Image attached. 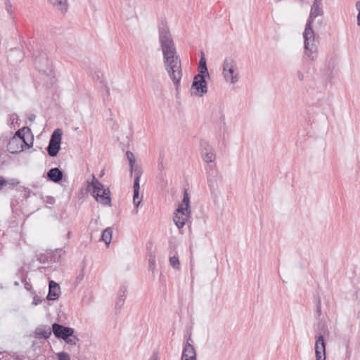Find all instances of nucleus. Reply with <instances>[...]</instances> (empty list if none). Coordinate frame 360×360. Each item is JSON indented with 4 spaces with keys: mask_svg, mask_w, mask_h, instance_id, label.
Returning <instances> with one entry per match:
<instances>
[{
    "mask_svg": "<svg viewBox=\"0 0 360 360\" xmlns=\"http://www.w3.org/2000/svg\"><path fill=\"white\" fill-rule=\"evenodd\" d=\"M158 30L164 65L176 90L178 91L182 77L181 60L176 54L175 44L167 24L162 22Z\"/></svg>",
    "mask_w": 360,
    "mask_h": 360,
    "instance_id": "f257e3e1",
    "label": "nucleus"
},
{
    "mask_svg": "<svg viewBox=\"0 0 360 360\" xmlns=\"http://www.w3.org/2000/svg\"><path fill=\"white\" fill-rule=\"evenodd\" d=\"M323 15L321 6H311L309 16L307 19L303 32L304 46L307 56L314 60L317 58V47L315 45V34L312 29V23L316 18Z\"/></svg>",
    "mask_w": 360,
    "mask_h": 360,
    "instance_id": "f03ea898",
    "label": "nucleus"
},
{
    "mask_svg": "<svg viewBox=\"0 0 360 360\" xmlns=\"http://www.w3.org/2000/svg\"><path fill=\"white\" fill-rule=\"evenodd\" d=\"M88 186L92 187V195L98 202L105 206H111L110 189L105 188L94 175H92L91 182L88 181Z\"/></svg>",
    "mask_w": 360,
    "mask_h": 360,
    "instance_id": "7ed1b4c3",
    "label": "nucleus"
},
{
    "mask_svg": "<svg viewBox=\"0 0 360 360\" xmlns=\"http://www.w3.org/2000/svg\"><path fill=\"white\" fill-rule=\"evenodd\" d=\"M30 132V129L26 127L18 129L15 132V135L9 140L7 146L8 150L13 154L17 153L22 150L23 144H25L28 148H30L32 145V143L29 145L25 141L26 136H29Z\"/></svg>",
    "mask_w": 360,
    "mask_h": 360,
    "instance_id": "20e7f679",
    "label": "nucleus"
},
{
    "mask_svg": "<svg viewBox=\"0 0 360 360\" xmlns=\"http://www.w3.org/2000/svg\"><path fill=\"white\" fill-rule=\"evenodd\" d=\"M328 334L326 326L323 323H318V334L316 335L315 355L316 360H326V342L324 336Z\"/></svg>",
    "mask_w": 360,
    "mask_h": 360,
    "instance_id": "39448f33",
    "label": "nucleus"
},
{
    "mask_svg": "<svg viewBox=\"0 0 360 360\" xmlns=\"http://www.w3.org/2000/svg\"><path fill=\"white\" fill-rule=\"evenodd\" d=\"M207 181L209 188L214 193L221 183L222 177L215 165H208L206 167Z\"/></svg>",
    "mask_w": 360,
    "mask_h": 360,
    "instance_id": "423d86ee",
    "label": "nucleus"
},
{
    "mask_svg": "<svg viewBox=\"0 0 360 360\" xmlns=\"http://www.w3.org/2000/svg\"><path fill=\"white\" fill-rule=\"evenodd\" d=\"M62 135L63 133L60 129H56L53 131L46 148L49 156L56 157L58 155L60 149Z\"/></svg>",
    "mask_w": 360,
    "mask_h": 360,
    "instance_id": "0eeeda50",
    "label": "nucleus"
},
{
    "mask_svg": "<svg viewBox=\"0 0 360 360\" xmlns=\"http://www.w3.org/2000/svg\"><path fill=\"white\" fill-rule=\"evenodd\" d=\"M32 58L36 68L39 72L48 74L51 71L50 61L46 53L37 51L32 54Z\"/></svg>",
    "mask_w": 360,
    "mask_h": 360,
    "instance_id": "6e6552de",
    "label": "nucleus"
},
{
    "mask_svg": "<svg viewBox=\"0 0 360 360\" xmlns=\"http://www.w3.org/2000/svg\"><path fill=\"white\" fill-rule=\"evenodd\" d=\"M236 62L231 58H225L223 63V75L226 81L236 84L238 81V74L235 73Z\"/></svg>",
    "mask_w": 360,
    "mask_h": 360,
    "instance_id": "1a4fd4ad",
    "label": "nucleus"
},
{
    "mask_svg": "<svg viewBox=\"0 0 360 360\" xmlns=\"http://www.w3.org/2000/svg\"><path fill=\"white\" fill-rule=\"evenodd\" d=\"M206 77H207V75L199 73L195 75L191 89H194L197 91L195 94L196 96H202L207 92V82L205 80Z\"/></svg>",
    "mask_w": 360,
    "mask_h": 360,
    "instance_id": "9d476101",
    "label": "nucleus"
},
{
    "mask_svg": "<svg viewBox=\"0 0 360 360\" xmlns=\"http://www.w3.org/2000/svg\"><path fill=\"white\" fill-rule=\"evenodd\" d=\"M200 153L202 160L207 163H212L216 159L214 149L207 141H200Z\"/></svg>",
    "mask_w": 360,
    "mask_h": 360,
    "instance_id": "9b49d317",
    "label": "nucleus"
},
{
    "mask_svg": "<svg viewBox=\"0 0 360 360\" xmlns=\"http://www.w3.org/2000/svg\"><path fill=\"white\" fill-rule=\"evenodd\" d=\"M191 212L184 210L182 205L178 206L174 212L173 221L179 229L183 228L186 224V222L191 217Z\"/></svg>",
    "mask_w": 360,
    "mask_h": 360,
    "instance_id": "f8f14e48",
    "label": "nucleus"
},
{
    "mask_svg": "<svg viewBox=\"0 0 360 360\" xmlns=\"http://www.w3.org/2000/svg\"><path fill=\"white\" fill-rule=\"evenodd\" d=\"M52 331L54 335L61 340H65L68 336H72L74 334V329L68 326H64L58 323L52 324Z\"/></svg>",
    "mask_w": 360,
    "mask_h": 360,
    "instance_id": "ddd939ff",
    "label": "nucleus"
},
{
    "mask_svg": "<svg viewBox=\"0 0 360 360\" xmlns=\"http://www.w3.org/2000/svg\"><path fill=\"white\" fill-rule=\"evenodd\" d=\"M126 157L129 161V171L131 175H132V174H134V179H137L138 180H140L143 171L140 165L135 164L136 160L134 155L133 154L132 152L128 150L126 153Z\"/></svg>",
    "mask_w": 360,
    "mask_h": 360,
    "instance_id": "4468645a",
    "label": "nucleus"
},
{
    "mask_svg": "<svg viewBox=\"0 0 360 360\" xmlns=\"http://www.w3.org/2000/svg\"><path fill=\"white\" fill-rule=\"evenodd\" d=\"M49 293L46 296L48 300H56L60 295V288L58 283L50 281L49 283Z\"/></svg>",
    "mask_w": 360,
    "mask_h": 360,
    "instance_id": "2eb2a0df",
    "label": "nucleus"
},
{
    "mask_svg": "<svg viewBox=\"0 0 360 360\" xmlns=\"http://www.w3.org/2000/svg\"><path fill=\"white\" fill-rule=\"evenodd\" d=\"M181 360H197L196 352L193 345L190 344L188 341L185 344Z\"/></svg>",
    "mask_w": 360,
    "mask_h": 360,
    "instance_id": "dca6fc26",
    "label": "nucleus"
},
{
    "mask_svg": "<svg viewBox=\"0 0 360 360\" xmlns=\"http://www.w3.org/2000/svg\"><path fill=\"white\" fill-rule=\"evenodd\" d=\"M63 178V172L58 168H51L47 172L48 180L54 183H59Z\"/></svg>",
    "mask_w": 360,
    "mask_h": 360,
    "instance_id": "f3484780",
    "label": "nucleus"
},
{
    "mask_svg": "<svg viewBox=\"0 0 360 360\" xmlns=\"http://www.w3.org/2000/svg\"><path fill=\"white\" fill-rule=\"evenodd\" d=\"M48 1L53 7L54 9L61 12V13L64 14L67 12V0H48Z\"/></svg>",
    "mask_w": 360,
    "mask_h": 360,
    "instance_id": "a211bd4d",
    "label": "nucleus"
},
{
    "mask_svg": "<svg viewBox=\"0 0 360 360\" xmlns=\"http://www.w3.org/2000/svg\"><path fill=\"white\" fill-rule=\"evenodd\" d=\"M52 328H50L46 326H39L37 327L34 331L35 335L40 338L48 339L51 335Z\"/></svg>",
    "mask_w": 360,
    "mask_h": 360,
    "instance_id": "6ab92c4d",
    "label": "nucleus"
},
{
    "mask_svg": "<svg viewBox=\"0 0 360 360\" xmlns=\"http://www.w3.org/2000/svg\"><path fill=\"white\" fill-rule=\"evenodd\" d=\"M127 289L124 285L120 286V290L118 291V298L116 301L115 307L117 309H120L124 304V300L126 298V293Z\"/></svg>",
    "mask_w": 360,
    "mask_h": 360,
    "instance_id": "aec40b11",
    "label": "nucleus"
},
{
    "mask_svg": "<svg viewBox=\"0 0 360 360\" xmlns=\"http://www.w3.org/2000/svg\"><path fill=\"white\" fill-rule=\"evenodd\" d=\"M140 180L134 179V196L133 202L134 205L137 207L141 203V199L139 198V190H140Z\"/></svg>",
    "mask_w": 360,
    "mask_h": 360,
    "instance_id": "412c9836",
    "label": "nucleus"
},
{
    "mask_svg": "<svg viewBox=\"0 0 360 360\" xmlns=\"http://www.w3.org/2000/svg\"><path fill=\"white\" fill-rule=\"evenodd\" d=\"M65 253V251L63 250L62 248L56 249L54 252H50L49 261L51 262H59L60 260V258L63 255H64Z\"/></svg>",
    "mask_w": 360,
    "mask_h": 360,
    "instance_id": "4be33fe9",
    "label": "nucleus"
},
{
    "mask_svg": "<svg viewBox=\"0 0 360 360\" xmlns=\"http://www.w3.org/2000/svg\"><path fill=\"white\" fill-rule=\"evenodd\" d=\"M201 53H202V56L199 60V65H198L199 74L207 75V77H210V74H209L208 69L207 67L206 59L205 58L204 53L202 52Z\"/></svg>",
    "mask_w": 360,
    "mask_h": 360,
    "instance_id": "5701e85b",
    "label": "nucleus"
},
{
    "mask_svg": "<svg viewBox=\"0 0 360 360\" xmlns=\"http://www.w3.org/2000/svg\"><path fill=\"white\" fill-rule=\"evenodd\" d=\"M112 229L110 227L106 228L102 233L101 239L108 246L111 242Z\"/></svg>",
    "mask_w": 360,
    "mask_h": 360,
    "instance_id": "b1692460",
    "label": "nucleus"
},
{
    "mask_svg": "<svg viewBox=\"0 0 360 360\" xmlns=\"http://www.w3.org/2000/svg\"><path fill=\"white\" fill-rule=\"evenodd\" d=\"M179 205H182L184 210L191 212L190 206V197L187 189H184L183 200L181 201V203H180Z\"/></svg>",
    "mask_w": 360,
    "mask_h": 360,
    "instance_id": "393cba45",
    "label": "nucleus"
},
{
    "mask_svg": "<svg viewBox=\"0 0 360 360\" xmlns=\"http://www.w3.org/2000/svg\"><path fill=\"white\" fill-rule=\"evenodd\" d=\"M315 305H316V319H319L321 315V300L320 296H317L315 298Z\"/></svg>",
    "mask_w": 360,
    "mask_h": 360,
    "instance_id": "a878e982",
    "label": "nucleus"
},
{
    "mask_svg": "<svg viewBox=\"0 0 360 360\" xmlns=\"http://www.w3.org/2000/svg\"><path fill=\"white\" fill-rule=\"evenodd\" d=\"M169 264L175 269H180V262L177 256H172L169 258Z\"/></svg>",
    "mask_w": 360,
    "mask_h": 360,
    "instance_id": "bb28decb",
    "label": "nucleus"
},
{
    "mask_svg": "<svg viewBox=\"0 0 360 360\" xmlns=\"http://www.w3.org/2000/svg\"><path fill=\"white\" fill-rule=\"evenodd\" d=\"M64 341L68 345H76L77 343L79 341V339L77 336L74 335V334H72V336H68V338L64 340Z\"/></svg>",
    "mask_w": 360,
    "mask_h": 360,
    "instance_id": "cd10ccee",
    "label": "nucleus"
},
{
    "mask_svg": "<svg viewBox=\"0 0 360 360\" xmlns=\"http://www.w3.org/2000/svg\"><path fill=\"white\" fill-rule=\"evenodd\" d=\"M20 184V181L17 179H11L6 180V186H8L10 189H13L14 187Z\"/></svg>",
    "mask_w": 360,
    "mask_h": 360,
    "instance_id": "c85d7f7f",
    "label": "nucleus"
},
{
    "mask_svg": "<svg viewBox=\"0 0 360 360\" xmlns=\"http://www.w3.org/2000/svg\"><path fill=\"white\" fill-rule=\"evenodd\" d=\"M58 360H70V355L65 352H61L57 354Z\"/></svg>",
    "mask_w": 360,
    "mask_h": 360,
    "instance_id": "c756f323",
    "label": "nucleus"
},
{
    "mask_svg": "<svg viewBox=\"0 0 360 360\" xmlns=\"http://www.w3.org/2000/svg\"><path fill=\"white\" fill-rule=\"evenodd\" d=\"M18 190L19 191H24V198H28L30 196L31 191L30 188L24 187V186H20L18 188Z\"/></svg>",
    "mask_w": 360,
    "mask_h": 360,
    "instance_id": "7c9ffc66",
    "label": "nucleus"
},
{
    "mask_svg": "<svg viewBox=\"0 0 360 360\" xmlns=\"http://www.w3.org/2000/svg\"><path fill=\"white\" fill-rule=\"evenodd\" d=\"M49 255H46L41 254V255H39V257L37 258V260L40 263L44 264L46 262H49Z\"/></svg>",
    "mask_w": 360,
    "mask_h": 360,
    "instance_id": "2f4dec72",
    "label": "nucleus"
},
{
    "mask_svg": "<svg viewBox=\"0 0 360 360\" xmlns=\"http://www.w3.org/2000/svg\"><path fill=\"white\" fill-rule=\"evenodd\" d=\"M5 8L8 13L11 14L13 13L12 4L10 0L5 1Z\"/></svg>",
    "mask_w": 360,
    "mask_h": 360,
    "instance_id": "473e14b6",
    "label": "nucleus"
},
{
    "mask_svg": "<svg viewBox=\"0 0 360 360\" xmlns=\"http://www.w3.org/2000/svg\"><path fill=\"white\" fill-rule=\"evenodd\" d=\"M148 360H160V352L158 350H155L153 352L152 356Z\"/></svg>",
    "mask_w": 360,
    "mask_h": 360,
    "instance_id": "72a5a7b5",
    "label": "nucleus"
},
{
    "mask_svg": "<svg viewBox=\"0 0 360 360\" xmlns=\"http://www.w3.org/2000/svg\"><path fill=\"white\" fill-rule=\"evenodd\" d=\"M18 120V115L16 114H13L10 115L8 122L9 124H13L15 121Z\"/></svg>",
    "mask_w": 360,
    "mask_h": 360,
    "instance_id": "f704fd0d",
    "label": "nucleus"
},
{
    "mask_svg": "<svg viewBox=\"0 0 360 360\" xmlns=\"http://www.w3.org/2000/svg\"><path fill=\"white\" fill-rule=\"evenodd\" d=\"M4 186H6V179L2 176H0V191Z\"/></svg>",
    "mask_w": 360,
    "mask_h": 360,
    "instance_id": "c9c22d12",
    "label": "nucleus"
},
{
    "mask_svg": "<svg viewBox=\"0 0 360 360\" xmlns=\"http://www.w3.org/2000/svg\"><path fill=\"white\" fill-rule=\"evenodd\" d=\"M155 258L154 257L153 258L150 257L149 259V268H150V269L153 270L154 269V267H155Z\"/></svg>",
    "mask_w": 360,
    "mask_h": 360,
    "instance_id": "e433bc0d",
    "label": "nucleus"
},
{
    "mask_svg": "<svg viewBox=\"0 0 360 360\" xmlns=\"http://www.w3.org/2000/svg\"><path fill=\"white\" fill-rule=\"evenodd\" d=\"M297 77L300 81H303L304 79V74L300 70H298L296 73Z\"/></svg>",
    "mask_w": 360,
    "mask_h": 360,
    "instance_id": "4c0bfd02",
    "label": "nucleus"
},
{
    "mask_svg": "<svg viewBox=\"0 0 360 360\" xmlns=\"http://www.w3.org/2000/svg\"><path fill=\"white\" fill-rule=\"evenodd\" d=\"M41 302V300L40 299L37 298V297H34L33 301H32V304L34 305H37Z\"/></svg>",
    "mask_w": 360,
    "mask_h": 360,
    "instance_id": "58836bf2",
    "label": "nucleus"
},
{
    "mask_svg": "<svg viewBox=\"0 0 360 360\" xmlns=\"http://www.w3.org/2000/svg\"><path fill=\"white\" fill-rule=\"evenodd\" d=\"M322 0H314L311 6H321Z\"/></svg>",
    "mask_w": 360,
    "mask_h": 360,
    "instance_id": "ea45409f",
    "label": "nucleus"
},
{
    "mask_svg": "<svg viewBox=\"0 0 360 360\" xmlns=\"http://www.w3.org/2000/svg\"><path fill=\"white\" fill-rule=\"evenodd\" d=\"M25 289H26L27 290L30 291V290H31V289L32 288V285H31L30 283H29L26 282V283H25Z\"/></svg>",
    "mask_w": 360,
    "mask_h": 360,
    "instance_id": "a19ab883",
    "label": "nucleus"
},
{
    "mask_svg": "<svg viewBox=\"0 0 360 360\" xmlns=\"http://www.w3.org/2000/svg\"><path fill=\"white\" fill-rule=\"evenodd\" d=\"M356 8L358 11V13H360V0L357 1L356 3Z\"/></svg>",
    "mask_w": 360,
    "mask_h": 360,
    "instance_id": "79ce46f5",
    "label": "nucleus"
},
{
    "mask_svg": "<svg viewBox=\"0 0 360 360\" xmlns=\"http://www.w3.org/2000/svg\"><path fill=\"white\" fill-rule=\"evenodd\" d=\"M84 278V274H80L77 277V281L78 282H80Z\"/></svg>",
    "mask_w": 360,
    "mask_h": 360,
    "instance_id": "37998d69",
    "label": "nucleus"
},
{
    "mask_svg": "<svg viewBox=\"0 0 360 360\" xmlns=\"http://www.w3.org/2000/svg\"><path fill=\"white\" fill-rule=\"evenodd\" d=\"M49 204H53L55 200L53 197H49V200L47 201Z\"/></svg>",
    "mask_w": 360,
    "mask_h": 360,
    "instance_id": "c03bdc74",
    "label": "nucleus"
},
{
    "mask_svg": "<svg viewBox=\"0 0 360 360\" xmlns=\"http://www.w3.org/2000/svg\"><path fill=\"white\" fill-rule=\"evenodd\" d=\"M357 25L360 26V13H358L357 15Z\"/></svg>",
    "mask_w": 360,
    "mask_h": 360,
    "instance_id": "a18cd8bd",
    "label": "nucleus"
},
{
    "mask_svg": "<svg viewBox=\"0 0 360 360\" xmlns=\"http://www.w3.org/2000/svg\"><path fill=\"white\" fill-rule=\"evenodd\" d=\"M20 147V142H16V143H14V147Z\"/></svg>",
    "mask_w": 360,
    "mask_h": 360,
    "instance_id": "49530a36",
    "label": "nucleus"
},
{
    "mask_svg": "<svg viewBox=\"0 0 360 360\" xmlns=\"http://www.w3.org/2000/svg\"><path fill=\"white\" fill-rule=\"evenodd\" d=\"M70 232H68V236H70Z\"/></svg>",
    "mask_w": 360,
    "mask_h": 360,
    "instance_id": "de8ad7c7",
    "label": "nucleus"
}]
</instances>
